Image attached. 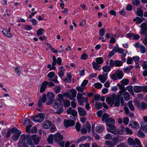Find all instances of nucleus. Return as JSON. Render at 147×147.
Masks as SVG:
<instances>
[{
    "label": "nucleus",
    "instance_id": "obj_1",
    "mask_svg": "<svg viewBox=\"0 0 147 147\" xmlns=\"http://www.w3.org/2000/svg\"><path fill=\"white\" fill-rule=\"evenodd\" d=\"M58 99H56L53 104L52 107L54 109L55 113L60 114L63 112V107L61 100H63V95L59 94L58 95Z\"/></svg>",
    "mask_w": 147,
    "mask_h": 147
},
{
    "label": "nucleus",
    "instance_id": "obj_2",
    "mask_svg": "<svg viewBox=\"0 0 147 147\" xmlns=\"http://www.w3.org/2000/svg\"><path fill=\"white\" fill-rule=\"evenodd\" d=\"M107 126L109 128L107 129V130L114 134H122L123 131L120 129H117L115 127V121L112 118L109 117L108 120L106 122Z\"/></svg>",
    "mask_w": 147,
    "mask_h": 147
},
{
    "label": "nucleus",
    "instance_id": "obj_3",
    "mask_svg": "<svg viewBox=\"0 0 147 147\" xmlns=\"http://www.w3.org/2000/svg\"><path fill=\"white\" fill-rule=\"evenodd\" d=\"M115 95V94H113L112 97H108L106 98V100L108 103L110 105L111 107H112L113 104H114V106L115 107H118L120 105L119 96H116L114 102Z\"/></svg>",
    "mask_w": 147,
    "mask_h": 147
},
{
    "label": "nucleus",
    "instance_id": "obj_4",
    "mask_svg": "<svg viewBox=\"0 0 147 147\" xmlns=\"http://www.w3.org/2000/svg\"><path fill=\"white\" fill-rule=\"evenodd\" d=\"M85 93H78L77 95V99L80 105H82L84 103V101L87 102L88 101V98H84L83 95H85Z\"/></svg>",
    "mask_w": 147,
    "mask_h": 147
},
{
    "label": "nucleus",
    "instance_id": "obj_5",
    "mask_svg": "<svg viewBox=\"0 0 147 147\" xmlns=\"http://www.w3.org/2000/svg\"><path fill=\"white\" fill-rule=\"evenodd\" d=\"M45 117L44 114L40 113L35 116L32 117L31 119L34 122L40 123L43 121Z\"/></svg>",
    "mask_w": 147,
    "mask_h": 147
},
{
    "label": "nucleus",
    "instance_id": "obj_6",
    "mask_svg": "<svg viewBox=\"0 0 147 147\" xmlns=\"http://www.w3.org/2000/svg\"><path fill=\"white\" fill-rule=\"evenodd\" d=\"M47 97L48 101L47 102L46 104H52L54 99V94L52 92H49L47 94Z\"/></svg>",
    "mask_w": 147,
    "mask_h": 147
},
{
    "label": "nucleus",
    "instance_id": "obj_7",
    "mask_svg": "<svg viewBox=\"0 0 147 147\" xmlns=\"http://www.w3.org/2000/svg\"><path fill=\"white\" fill-rule=\"evenodd\" d=\"M128 142L129 144L130 145H139L140 143V141L138 138H136L135 140H134L131 138H129L128 139Z\"/></svg>",
    "mask_w": 147,
    "mask_h": 147
},
{
    "label": "nucleus",
    "instance_id": "obj_8",
    "mask_svg": "<svg viewBox=\"0 0 147 147\" xmlns=\"http://www.w3.org/2000/svg\"><path fill=\"white\" fill-rule=\"evenodd\" d=\"M75 124V122L72 120L69 121L65 119L64 121V124L66 128H67L69 126H74Z\"/></svg>",
    "mask_w": 147,
    "mask_h": 147
},
{
    "label": "nucleus",
    "instance_id": "obj_9",
    "mask_svg": "<svg viewBox=\"0 0 147 147\" xmlns=\"http://www.w3.org/2000/svg\"><path fill=\"white\" fill-rule=\"evenodd\" d=\"M141 28L140 34L142 35L145 34V32H147V23H143L140 25Z\"/></svg>",
    "mask_w": 147,
    "mask_h": 147
},
{
    "label": "nucleus",
    "instance_id": "obj_10",
    "mask_svg": "<svg viewBox=\"0 0 147 147\" xmlns=\"http://www.w3.org/2000/svg\"><path fill=\"white\" fill-rule=\"evenodd\" d=\"M54 139L57 143L59 142L62 141L63 139V137L59 133H58L54 135Z\"/></svg>",
    "mask_w": 147,
    "mask_h": 147
},
{
    "label": "nucleus",
    "instance_id": "obj_11",
    "mask_svg": "<svg viewBox=\"0 0 147 147\" xmlns=\"http://www.w3.org/2000/svg\"><path fill=\"white\" fill-rule=\"evenodd\" d=\"M107 74L108 73H103V76L101 75L98 76V79L102 83H104L107 80Z\"/></svg>",
    "mask_w": 147,
    "mask_h": 147
},
{
    "label": "nucleus",
    "instance_id": "obj_12",
    "mask_svg": "<svg viewBox=\"0 0 147 147\" xmlns=\"http://www.w3.org/2000/svg\"><path fill=\"white\" fill-rule=\"evenodd\" d=\"M67 114H71L73 117H76L77 114V112L76 111L72 109L71 107H69L67 111Z\"/></svg>",
    "mask_w": 147,
    "mask_h": 147
},
{
    "label": "nucleus",
    "instance_id": "obj_13",
    "mask_svg": "<svg viewBox=\"0 0 147 147\" xmlns=\"http://www.w3.org/2000/svg\"><path fill=\"white\" fill-rule=\"evenodd\" d=\"M47 81H45L42 84L40 88V93L43 92L47 87Z\"/></svg>",
    "mask_w": 147,
    "mask_h": 147
},
{
    "label": "nucleus",
    "instance_id": "obj_14",
    "mask_svg": "<svg viewBox=\"0 0 147 147\" xmlns=\"http://www.w3.org/2000/svg\"><path fill=\"white\" fill-rule=\"evenodd\" d=\"M51 122L48 120L45 122L43 124L42 126L45 129H48L52 125Z\"/></svg>",
    "mask_w": 147,
    "mask_h": 147
},
{
    "label": "nucleus",
    "instance_id": "obj_15",
    "mask_svg": "<svg viewBox=\"0 0 147 147\" xmlns=\"http://www.w3.org/2000/svg\"><path fill=\"white\" fill-rule=\"evenodd\" d=\"M78 111L80 116H84L86 115V111L82 107H78Z\"/></svg>",
    "mask_w": 147,
    "mask_h": 147
},
{
    "label": "nucleus",
    "instance_id": "obj_16",
    "mask_svg": "<svg viewBox=\"0 0 147 147\" xmlns=\"http://www.w3.org/2000/svg\"><path fill=\"white\" fill-rule=\"evenodd\" d=\"M10 30L9 29L8 31L4 29L2 31V32L3 34L6 36L8 37L11 38L12 36V34L10 32Z\"/></svg>",
    "mask_w": 147,
    "mask_h": 147
},
{
    "label": "nucleus",
    "instance_id": "obj_17",
    "mask_svg": "<svg viewBox=\"0 0 147 147\" xmlns=\"http://www.w3.org/2000/svg\"><path fill=\"white\" fill-rule=\"evenodd\" d=\"M130 125L132 127L136 129H138L139 127V125L138 123L134 121H131L130 122Z\"/></svg>",
    "mask_w": 147,
    "mask_h": 147
},
{
    "label": "nucleus",
    "instance_id": "obj_18",
    "mask_svg": "<svg viewBox=\"0 0 147 147\" xmlns=\"http://www.w3.org/2000/svg\"><path fill=\"white\" fill-rule=\"evenodd\" d=\"M32 139L34 143L36 145H37L39 143L40 138L38 137L36 135H35L32 136Z\"/></svg>",
    "mask_w": 147,
    "mask_h": 147
},
{
    "label": "nucleus",
    "instance_id": "obj_19",
    "mask_svg": "<svg viewBox=\"0 0 147 147\" xmlns=\"http://www.w3.org/2000/svg\"><path fill=\"white\" fill-rule=\"evenodd\" d=\"M32 136L31 137L29 135H26V140L27 144L29 145H31L34 144L32 141Z\"/></svg>",
    "mask_w": 147,
    "mask_h": 147
},
{
    "label": "nucleus",
    "instance_id": "obj_20",
    "mask_svg": "<svg viewBox=\"0 0 147 147\" xmlns=\"http://www.w3.org/2000/svg\"><path fill=\"white\" fill-rule=\"evenodd\" d=\"M47 44L49 46V48L51 49V50L54 53H63L62 50H55V49L53 48L52 46L50 45L49 43L47 42Z\"/></svg>",
    "mask_w": 147,
    "mask_h": 147
},
{
    "label": "nucleus",
    "instance_id": "obj_21",
    "mask_svg": "<svg viewBox=\"0 0 147 147\" xmlns=\"http://www.w3.org/2000/svg\"><path fill=\"white\" fill-rule=\"evenodd\" d=\"M113 50L115 52H118L120 54L122 53L124 51L123 49L122 48L115 47L113 48Z\"/></svg>",
    "mask_w": 147,
    "mask_h": 147
},
{
    "label": "nucleus",
    "instance_id": "obj_22",
    "mask_svg": "<svg viewBox=\"0 0 147 147\" xmlns=\"http://www.w3.org/2000/svg\"><path fill=\"white\" fill-rule=\"evenodd\" d=\"M144 20V18H140L138 17H136L133 20L134 22L136 21V24H140Z\"/></svg>",
    "mask_w": 147,
    "mask_h": 147
},
{
    "label": "nucleus",
    "instance_id": "obj_23",
    "mask_svg": "<svg viewBox=\"0 0 147 147\" xmlns=\"http://www.w3.org/2000/svg\"><path fill=\"white\" fill-rule=\"evenodd\" d=\"M133 90L134 92L136 93L141 92L142 91V86H136L134 87Z\"/></svg>",
    "mask_w": 147,
    "mask_h": 147
},
{
    "label": "nucleus",
    "instance_id": "obj_24",
    "mask_svg": "<svg viewBox=\"0 0 147 147\" xmlns=\"http://www.w3.org/2000/svg\"><path fill=\"white\" fill-rule=\"evenodd\" d=\"M53 62L52 63V67L50 69V70H51L52 69L55 70L56 69L55 65L56 64L57 60L56 59L55 57L54 56H53Z\"/></svg>",
    "mask_w": 147,
    "mask_h": 147
},
{
    "label": "nucleus",
    "instance_id": "obj_25",
    "mask_svg": "<svg viewBox=\"0 0 147 147\" xmlns=\"http://www.w3.org/2000/svg\"><path fill=\"white\" fill-rule=\"evenodd\" d=\"M102 69L104 71L103 73H107L111 70V68L109 66L105 65L102 67Z\"/></svg>",
    "mask_w": 147,
    "mask_h": 147
},
{
    "label": "nucleus",
    "instance_id": "obj_26",
    "mask_svg": "<svg viewBox=\"0 0 147 147\" xmlns=\"http://www.w3.org/2000/svg\"><path fill=\"white\" fill-rule=\"evenodd\" d=\"M140 128L143 131L146 132H147V123L145 122L142 123L141 125Z\"/></svg>",
    "mask_w": 147,
    "mask_h": 147
},
{
    "label": "nucleus",
    "instance_id": "obj_27",
    "mask_svg": "<svg viewBox=\"0 0 147 147\" xmlns=\"http://www.w3.org/2000/svg\"><path fill=\"white\" fill-rule=\"evenodd\" d=\"M122 95L125 100L128 101L129 100L130 95L128 92L125 91V92H124L123 93Z\"/></svg>",
    "mask_w": 147,
    "mask_h": 147
},
{
    "label": "nucleus",
    "instance_id": "obj_28",
    "mask_svg": "<svg viewBox=\"0 0 147 147\" xmlns=\"http://www.w3.org/2000/svg\"><path fill=\"white\" fill-rule=\"evenodd\" d=\"M64 67L63 66H61L59 68V70L60 71V72L58 74L59 76L61 77L64 76L63 71L65 70Z\"/></svg>",
    "mask_w": 147,
    "mask_h": 147
},
{
    "label": "nucleus",
    "instance_id": "obj_29",
    "mask_svg": "<svg viewBox=\"0 0 147 147\" xmlns=\"http://www.w3.org/2000/svg\"><path fill=\"white\" fill-rule=\"evenodd\" d=\"M26 135H25L24 134H22L20 137L19 143H25V140H26Z\"/></svg>",
    "mask_w": 147,
    "mask_h": 147
},
{
    "label": "nucleus",
    "instance_id": "obj_30",
    "mask_svg": "<svg viewBox=\"0 0 147 147\" xmlns=\"http://www.w3.org/2000/svg\"><path fill=\"white\" fill-rule=\"evenodd\" d=\"M116 73L117 74V77L119 79H121L123 78V74L121 71L120 70H117L116 71Z\"/></svg>",
    "mask_w": 147,
    "mask_h": 147
},
{
    "label": "nucleus",
    "instance_id": "obj_31",
    "mask_svg": "<svg viewBox=\"0 0 147 147\" xmlns=\"http://www.w3.org/2000/svg\"><path fill=\"white\" fill-rule=\"evenodd\" d=\"M21 134V132H19L18 133H16V134H14L12 136V139L14 141H16L19 138Z\"/></svg>",
    "mask_w": 147,
    "mask_h": 147
},
{
    "label": "nucleus",
    "instance_id": "obj_32",
    "mask_svg": "<svg viewBox=\"0 0 147 147\" xmlns=\"http://www.w3.org/2000/svg\"><path fill=\"white\" fill-rule=\"evenodd\" d=\"M110 115L107 113L104 114L102 117V121H105V122L107 121L108 120V119L109 118V117Z\"/></svg>",
    "mask_w": 147,
    "mask_h": 147
},
{
    "label": "nucleus",
    "instance_id": "obj_33",
    "mask_svg": "<svg viewBox=\"0 0 147 147\" xmlns=\"http://www.w3.org/2000/svg\"><path fill=\"white\" fill-rule=\"evenodd\" d=\"M71 93V97L72 98V100H73V98H75L76 96L77 92L75 89H71L70 90Z\"/></svg>",
    "mask_w": 147,
    "mask_h": 147
},
{
    "label": "nucleus",
    "instance_id": "obj_34",
    "mask_svg": "<svg viewBox=\"0 0 147 147\" xmlns=\"http://www.w3.org/2000/svg\"><path fill=\"white\" fill-rule=\"evenodd\" d=\"M84 126L86 129H87V130H88V132L90 133L91 131V125L90 123L88 122H87Z\"/></svg>",
    "mask_w": 147,
    "mask_h": 147
},
{
    "label": "nucleus",
    "instance_id": "obj_35",
    "mask_svg": "<svg viewBox=\"0 0 147 147\" xmlns=\"http://www.w3.org/2000/svg\"><path fill=\"white\" fill-rule=\"evenodd\" d=\"M105 144L107 146V147H113L115 146V144H113V142L109 141H106Z\"/></svg>",
    "mask_w": 147,
    "mask_h": 147
},
{
    "label": "nucleus",
    "instance_id": "obj_36",
    "mask_svg": "<svg viewBox=\"0 0 147 147\" xmlns=\"http://www.w3.org/2000/svg\"><path fill=\"white\" fill-rule=\"evenodd\" d=\"M140 109H147V104L144 102H142L140 103Z\"/></svg>",
    "mask_w": 147,
    "mask_h": 147
},
{
    "label": "nucleus",
    "instance_id": "obj_37",
    "mask_svg": "<svg viewBox=\"0 0 147 147\" xmlns=\"http://www.w3.org/2000/svg\"><path fill=\"white\" fill-rule=\"evenodd\" d=\"M104 129V127H102L101 126H97L96 127V131L99 133H101Z\"/></svg>",
    "mask_w": 147,
    "mask_h": 147
},
{
    "label": "nucleus",
    "instance_id": "obj_38",
    "mask_svg": "<svg viewBox=\"0 0 147 147\" xmlns=\"http://www.w3.org/2000/svg\"><path fill=\"white\" fill-rule=\"evenodd\" d=\"M132 100L129 101L128 103V106L131 111H133L134 110V107L132 103Z\"/></svg>",
    "mask_w": 147,
    "mask_h": 147
},
{
    "label": "nucleus",
    "instance_id": "obj_39",
    "mask_svg": "<svg viewBox=\"0 0 147 147\" xmlns=\"http://www.w3.org/2000/svg\"><path fill=\"white\" fill-rule=\"evenodd\" d=\"M136 13L137 16L141 17L143 16V11L142 10L138 8L137 9Z\"/></svg>",
    "mask_w": 147,
    "mask_h": 147
},
{
    "label": "nucleus",
    "instance_id": "obj_40",
    "mask_svg": "<svg viewBox=\"0 0 147 147\" xmlns=\"http://www.w3.org/2000/svg\"><path fill=\"white\" fill-rule=\"evenodd\" d=\"M53 139H54V136L53 135H50L47 138V141L49 143L52 144L53 142Z\"/></svg>",
    "mask_w": 147,
    "mask_h": 147
},
{
    "label": "nucleus",
    "instance_id": "obj_41",
    "mask_svg": "<svg viewBox=\"0 0 147 147\" xmlns=\"http://www.w3.org/2000/svg\"><path fill=\"white\" fill-rule=\"evenodd\" d=\"M54 92L56 93H59L60 91L61 88L58 86H56L54 88Z\"/></svg>",
    "mask_w": 147,
    "mask_h": 147
},
{
    "label": "nucleus",
    "instance_id": "obj_42",
    "mask_svg": "<svg viewBox=\"0 0 147 147\" xmlns=\"http://www.w3.org/2000/svg\"><path fill=\"white\" fill-rule=\"evenodd\" d=\"M86 89V87L83 86H77L76 87V89L78 92H83V90Z\"/></svg>",
    "mask_w": 147,
    "mask_h": 147
},
{
    "label": "nucleus",
    "instance_id": "obj_43",
    "mask_svg": "<svg viewBox=\"0 0 147 147\" xmlns=\"http://www.w3.org/2000/svg\"><path fill=\"white\" fill-rule=\"evenodd\" d=\"M123 64L122 62L119 60H115V66L116 67H120Z\"/></svg>",
    "mask_w": 147,
    "mask_h": 147
},
{
    "label": "nucleus",
    "instance_id": "obj_44",
    "mask_svg": "<svg viewBox=\"0 0 147 147\" xmlns=\"http://www.w3.org/2000/svg\"><path fill=\"white\" fill-rule=\"evenodd\" d=\"M134 67L132 65L130 66L129 67H125L124 69V71L126 73H128L131 70V69H132Z\"/></svg>",
    "mask_w": 147,
    "mask_h": 147
},
{
    "label": "nucleus",
    "instance_id": "obj_45",
    "mask_svg": "<svg viewBox=\"0 0 147 147\" xmlns=\"http://www.w3.org/2000/svg\"><path fill=\"white\" fill-rule=\"evenodd\" d=\"M70 101L68 100H65L63 101V105L65 107L70 106Z\"/></svg>",
    "mask_w": 147,
    "mask_h": 147
},
{
    "label": "nucleus",
    "instance_id": "obj_46",
    "mask_svg": "<svg viewBox=\"0 0 147 147\" xmlns=\"http://www.w3.org/2000/svg\"><path fill=\"white\" fill-rule=\"evenodd\" d=\"M11 130V132L14 134L16 133H18L19 132H21L17 129L16 128L13 127L11 129H10Z\"/></svg>",
    "mask_w": 147,
    "mask_h": 147
},
{
    "label": "nucleus",
    "instance_id": "obj_47",
    "mask_svg": "<svg viewBox=\"0 0 147 147\" xmlns=\"http://www.w3.org/2000/svg\"><path fill=\"white\" fill-rule=\"evenodd\" d=\"M92 64L94 69L95 70L97 69L100 67V65H99V64H98L97 62H93L92 63Z\"/></svg>",
    "mask_w": 147,
    "mask_h": 147
},
{
    "label": "nucleus",
    "instance_id": "obj_48",
    "mask_svg": "<svg viewBox=\"0 0 147 147\" xmlns=\"http://www.w3.org/2000/svg\"><path fill=\"white\" fill-rule=\"evenodd\" d=\"M96 61L98 64H101L103 62V60L101 57L97 58L96 59Z\"/></svg>",
    "mask_w": 147,
    "mask_h": 147
},
{
    "label": "nucleus",
    "instance_id": "obj_49",
    "mask_svg": "<svg viewBox=\"0 0 147 147\" xmlns=\"http://www.w3.org/2000/svg\"><path fill=\"white\" fill-rule=\"evenodd\" d=\"M39 100H41V101H42L43 102L45 103L46 102L47 100L46 94H44L42 97L40 98Z\"/></svg>",
    "mask_w": 147,
    "mask_h": 147
},
{
    "label": "nucleus",
    "instance_id": "obj_50",
    "mask_svg": "<svg viewBox=\"0 0 147 147\" xmlns=\"http://www.w3.org/2000/svg\"><path fill=\"white\" fill-rule=\"evenodd\" d=\"M95 87L97 89H99L102 87V85L99 82L96 83L94 84Z\"/></svg>",
    "mask_w": 147,
    "mask_h": 147
},
{
    "label": "nucleus",
    "instance_id": "obj_51",
    "mask_svg": "<svg viewBox=\"0 0 147 147\" xmlns=\"http://www.w3.org/2000/svg\"><path fill=\"white\" fill-rule=\"evenodd\" d=\"M140 51L141 53H144L146 51L145 47L144 46L140 45Z\"/></svg>",
    "mask_w": 147,
    "mask_h": 147
},
{
    "label": "nucleus",
    "instance_id": "obj_52",
    "mask_svg": "<svg viewBox=\"0 0 147 147\" xmlns=\"http://www.w3.org/2000/svg\"><path fill=\"white\" fill-rule=\"evenodd\" d=\"M44 30L43 29L40 28L37 30L36 34L38 36H39L42 34Z\"/></svg>",
    "mask_w": 147,
    "mask_h": 147
},
{
    "label": "nucleus",
    "instance_id": "obj_53",
    "mask_svg": "<svg viewBox=\"0 0 147 147\" xmlns=\"http://www.w3.org/2000/svg\"><path fill=\"white\" fill-rule=\"evenodd\" d=\"M129 82L128 80L127 79H124L121 81V83L123 85H127Z\"/></svg>",
    "mask_w": 147,
    "mask_h": 147
},
{
    "label": "nucleus",
    "instance_id": "obj_54",
    "mask_svg": "<svg viewBox=\"0 0 147 147\" xmlns=\"http://www.w3.org/2000/svg\"><path fill=\"white\" fill-rule=\"evenodd\" d=\"M102 107V104L101 102L96 103L95 105V107L96 109H99Z\"/></svg>",
    "mask_w": 147,
    "mask_h": 147
},
{
    "label": "nucleus",
    "instance_id": "obj_55",
    "mask_svg": "<svg viewBox=\"0 0 147 147\" xmlns=\"http://www.w3.org/2000/svg\"><path fill=\"white\" fill-rule=\"evenodd\" d=\"M18 146L19 147H28V145L25 143H18Z\"/></svg>",
    "mask_w": 147,
    "mask_h": 147
},
{
    "label": "nucleus",
    "instance_id": "obj_56",
    "mask_svg": "<svg viewBox=\"0 0 147 147\" xmlns=\"http://www.w3.org/2000/svg\"><path fill=\"white\" fill-rule=\"evenodd\" d=\"M138 136L141 138L145 137V135L141 131L139 130L138 132Z\"/></svg>",
    "mask_w": 147,
    "mask_h": 147
},
{
    "label": "nucleus",
    "instance_id": "obj_57",
    "mask_svg": "<svg viewBox=\"0 0 147 147\" xmlns=\"http://www.w3.org/2000/svg\"><path fill=\"white\" fill-rule=\"evenodd\" d=\"M117 86L119 87V88L122 91H126V89L124 87V86L122 84L120 85L119 84H117Z\"/></svg>",
    "mask_w": 147,
    "mask_h": 147
},
{
    "label": "nucleus",
    "instance_id": "obj_58",
    "mask_svg": "<svg viewBox=\"0 0 147 147\" xmlns=\"http://www.w3.org/2000/svg\"><path fill=\"white\" fill-rule=\"evenodd\" d=\"M105 33V29L103 28H101L99 31V35L101 36H103L104 35Z\"/></svg>",
    "mask_w": 147,
    "mask_h": 147
},
{
    "label": "nucleus",
    "instance_id": "obj_59",
    "mask_svg": "<svg viewBox=\"0 0 147 147\" xmlns=\"http://www.w3.org/2000/svg\"><path fill=\"white\" fill-rule=\"evenodd\" d=\"M55 74L53 72H51L47 75L48 77L49 78H52L55 76Z\"/></svg>",
    "mask_w": 147,
    "mask_h": 147
},
{
    "label": "nucleus",
    "instance_id": "obj_60",
    "mask_svg": "<svg viewBox=\"0 0 147 147\" xmlns=\"http://www.w3.org/2000/svg\"><path fill=\"white\" fill-rule=\"evenodd\" d=\"M75 127L77 131H79L81 128V126L80 124L79 123L77 122Z\"/></svg>",
    "mask_w": 147,
    "mask_h": 147
},
{
    "label": "nucleus",
    "instance_id": "obj_61",
    "mask_svg": "<svg viewBox=\"0 0 147 147\" xmlns=\"http://www.w3.org/2000/svg\"><path fill=\"white\" fill-rule=\"evenodd\" d=\"M115 64V61H114L113 60L111 59L110 60L109 62V66L110 67H112Z\"/></svg>",
    "mask_w": 147,
    "mask_h": 147
},
{
    "label": "nucleus",
    "instance_id": "obj_62",
    "mask_svg": "<svg viewBox=\"0 0 147 147\" xmlns=\"http://www.w3.org/2000/svg\"><path fill=\"white\" fill-rule=\"evenodd\" d=\"M88 57V55L85 54V52H84V54L82 55L81 58L82 59L85 60L87 59Z\"/></svg>",
    "mask_w": 147,
    "mask_h": 147
},
{
    "label": "nucleus",
    "instance_id": "obj_63",
    "mask_svg": "<svg viewBox=\"0 0 147 147\" xmlns=\"http://www.w3.org/2000/svg\"><path fill=\"white\" fill-rule=\"evenodd\" d=\"M129 121V119L128 117H125L123 119V122L125 125H127Z\"/></svg>",
    "mask_w": 147,
    "mask_h": 147
},
{
    "label": "nucleus",
    "instance_id": "obj_64",
    "mask_svg": "<svg viewBox=\"0 0 147 147\" xmlns=\"http://www.w3.org/2000/svg\"><path fill=\"white\" fill-rule=\"evenodd\" d=\"M81 131L82 134H86L87 132V130L85 127L83 126V128L81 129Z\"/></svg>",
    "mask_w": 147,
    "mask_h": 147
}]
</instances>
